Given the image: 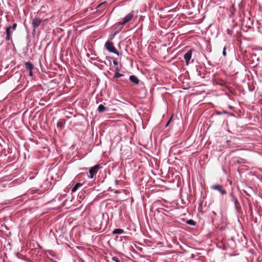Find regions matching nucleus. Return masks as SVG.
<instances>
[{
  "instance_id": "1",
  "label": "nucleus",
  "mask_w": 262,
  "mask_h": 262,
  "mask_svg": "<svg viewBox=\"0 0 262 262\" xmlns=\"http://www.w3.org/2000/svg\"><path fill=\"white\" fill-rule=\"evenodd\" d=\"M105 48L110 52L113 53L118 55V52L117 51V49L114 46L113 42L109 40L106 41L105 43Z\"/></svg>"
},
{
  "instance_id": "2",
  "label": "nucleus",
  "mask_w": 262,
  "mask_h": 262,
  "mask_svg": "<svg viewBox=\"0 0 262 262\" xmlns=\"http://www.w3.org/2000/svg\"><path fill=\"white\" fill-rule=\"evenodd\" d=\"M101 166L100 165L97 164L91 168L89 170L90 175L89 177L90 179H93L94 176L97 173L98 170L100 168Z\"/></svg>"
},
{
  "instance_id": "3",
  "label": "nucleus",
  "mask_w": 262,
  "mask_h": 262,
  "mask_svg": "<svg viewBox=\"0 0 262 262\" xmlns=\"http://www.w3.org/2000/svg\"><path fill=\"white\" fill-rule=\"evenodd\" d=\"M211 188L213 190H215L220 192L222 195L226 194V190L223 188V187L219 184H215L212 185Z\"/></svg>"
},
{
  "instance_id": "4",
  "label": "nucleus",
  "mask_w": 262,
  "mask_h": 262,
  "mask_svg": "<svg viewBox=\"0 0 262 262\" xmlns=\"http://www.w3.org/2000/svg\"><path fill=\"white\" fill-rule=\"evenodd\" d=\"M134 16V13H128L126 16H125L123 18L122 21H120L119 23V25H124L127 23L129 22L132 20Z\"/></svg>"
},
{
  "instance_id": "5",
  "label": "nucleus",
  "mask_w": 262,
  "mask_h": 262,
  "mask_svg": "<svg viewBox=\"0 0 262 262\" xmlns=\"http://www.w3.org/2000/svg\"><path fill=\"white\" fill-rule=\"evenodd\" d=\"M102 219L103 216L97 215L95 217L96 220V228L97 229H101L102 226Z\"/></svg>"
},
{
  "instance_id": "6",
  "label": "nucleus",
  "mask_w": 262,
  "mask_h": 262,
  "mask_svg": "<svg viewBox=\"0 0 262 262\" xmlns=\"http://www.w3.org/2000/svg\"><path fill=\"white\" fill-rule=\"evenodd\" d=\"M192 51L191 50H189L187 53H186L184 55V58L185 60V62L186 65H188L189 63V61L191 58Z\"/></svg>"
},
{
  "instance_id": "7",
  "label": "nucleus",
  "mask_w": 262,
  "mask_h": 262,
  "mask_svg": "<svg viewBox=\"0 0 262 262\" xmlns=\"http://www.w3.org/2000/svg\"><path fill=\"white\" fill-rule=\"evenodd\" d=\"M12 27L11 26H9V27H7V29H6V39L7 40H9L10 39H11V34H12Z\"/></svg>"
},
{
  "instance_id": "8",
  "label": "nucleus",
  "mask_w": 262,
  "mask_h": 262,
  "mask_svg": "<svg viewBox=\"0 0 262 262\" xmlns=\"http://www.w3.org/2000/svg\"><path fill=\"white\" fill-rule=\"evenodd\" d=\"M129 80L130 81L135 84L137 85L139 83L140 80L137 76L135 75H131L129 76Z\"/></svg>"
},
{
  "instance_id": "9",
  "label": "nucleus",
  "mask_w": 262,
  "mask_h": 262,
  "mask_svg": "<svg viewBox=\"0 0 262 262\" xmlns=\"http://www.w3.org/2000/svg\"><path fill=\"white\" fill-rule=\"evenodd\" d=\"M26 68L28 69V70H29V71H30V73H29L30 75L32 76L33 75V71H32L33 68H32V65L31 62H26Z\"/></svg>"
},
{
  "instance_id": "10",
  "label": "nucleus",
  "mask_w": 262,
  "mask_h": 262,
  "mask_svg": "<svg viewBox=\"0 0 262 262\" xmlns=\"http://www.w3.org/2000/svg\"><path fill=\"white\" fill-rule=\"evenodd\" d=\"M108 108L106 107H105L102 104H100L98 107V111L99 113H102L106 111H107Z\"/></svg>"
},
{
  "instance_id": "11",
  "label": "nucleus",
  "mask_w": 262,
  "mask_h": 262,
  "mask_svg": "<svg viewBox=\"0 0 262 262\" xmlns=\"http://www.w3.org/2000/svg\"><path fill=\"white\" fill-rule=\"evenodd\" d=\"M82 185V184L80 183H76L75 186L72 188V192H75L79 187H81Z\"/></svg>"
},
{
  "instance_id": "12",
  "label": "nucleus",
  "mask_w": 262,
  "mask_h": 262,
  "mask_svg": "<svg viewBox=\"0 0 262 262\" xmlns=\"http://www.w3.org/2000/svg\"><path fill=\"white\" fill-rule=\"evenodd\" d=\"M123 232H124V230L122 229H116L113 231L112 233L113 234H121L123 233Z\"/></svg>"
},
{
  "instance_id": "13",
  "label": "nucleus",
  "mask_w": 262,
  "mask_h": 262,
  "mask_svg": "<svg viewBox=\"0 0 262 262\" xmlns=\"http://www.w3.org/2000/svg\"><path fill=\"white\" fill-rule=\"evenodd\" d=\"M41 20L38 18L34 19V27L38 26L41 23Z\"/></svg>"
},
{
  "instance_id": "14",
  "label": "nucleus",
  "mask_w": 262,
  "mask_h": 262,
  "mask_svg": "<svg viewBox=\"0 0 262 262\" xmlns=\"http://www.w3.org/2000/svg\"><path fill=\"white\" fill-rule=\"evenodd\" d=\"M65 123V121H63V120H60V121H59L57 123V126L58 127H60V128H62L63 126V125Z\"/></svg>"
},
{
  "instance_id": "15",
  "label": "nucleus",
  "mask_w": 262,
  "mask_h": 262,
  "mask_svg": "<svg viewBox=\"0 0 262 262\" xmlns=\"http://www.w3.org/2000/svg\"><path fill=\"white\" fill-rule=\"evenodd\" d=\"M188 225L194 226L196 223L192 220H188L186 222Z\"/></svg>"
},
{
  "instance_id": "16",
  "label": "nucleus",
  "mask_w": 262,
  "mask_h": 262,
  "mask_svg": "<svg viewBox=\"0 0 262 262\" xmlns=\"http://www.w3.org/2000/svg\"><path fill=\"white\" fill-rule=\"evenodd\" d=\"M123 76V74H120V73H118V72H116V73L115 74L114 76V78H120V77H122V76Z\"/></svg>"
},
{
  "instance_id": "17",
  "label": "nucleus",
  "mask_w": 262,
  "mask_h": 262,
  "mask_svg": "<svg viewBox=\"0 0 262 262\" xmlns=\"http://www.w3.org/2000/svg\"><path fill=\"white\" fill-rule=\"evenodd\" d=\"M106 4V3L105 2H104V3H102L101 4H100L98 6V8H102L103 6H104Z\"/></svg>"
},
{
  "instance_id": "18",
  "label": "nucleus",
  "mask_w": 262,
  "mask_h": 262,
  "mask_svg": "<svg viewBox=\"0 0 262 262\" xmlns=\"http://www.w3.org/2000/svg\"><path fill=\"white\" fill-rule=\"evenodd\" d=\"M112 259L116 262H120V260L116 257H112Z\"/></svg>"
},
{
  "instance_id": "19",
  "label": "nucleus",
  "mask_w": 262,
  "mask_h": 262,
  "mask_svg": "<svg viewBox=\"0 0 262 262\" xmlns=\"http://www.w3.org/2000/svg\"><path fill=\"white\" fill-rule=\"evenodd\" d=\"M226 48L225 47L223 49V55L225 56L226 55Z\"/></svg>"
},
{
  "instance_id": "20",
  "label": "nucleus",
  "mask_w": 262,
  "mask_h": 262,
  "mask_svg": "<svg viewBox=\"0 0 262 262\" xmlns=\"http://www.w3.org/2000/svg\"><path fill=\"white\" fill-rule=\"evenodd\" d=\"M234 200L235 205L237 207V205L239 204L238 202L237 199H236V198H234Z\"/></svg>"
},
{
  "instance_id": "21",
  "label": "nucleus",
  "mask_w": 262,
  "mask_h": 262,
  "mask_svg": "<svg viewBox=\"0 0 262 262\" xmlns=\"http://www.w3.org/2000/svg\"><path fill=\"white\" fill-rule=\"evenodd\" d=\"M16 26H17V24H13V26L12 27V31L16 29Z\"/></svg>"
},
{
  "instance_id": "22",
  "label": "nucleus",
  "mask_w": 262,
  "mask_h": 262,
  "mask_svg": "<svg viewBox=\"0 0 262 262\" xmlns=\"http://www.w3.org/2000/svg\"><path fill=\"white\" fill-rule=\"evenodd\" d=\"M33 120V118H32L31 116H30L29 118V123L31 124V121Z\"/></svg>"
},
{
  "instance_id": "23",
  "label": "nucleus",
  "mask_w": 262,
  "mask_h": 262,
  "mask_svg": "<svg viewBox=\"0 0 262 262\" xmlns=\"http://www.w3.org/2000/svg\"><path fill=\"white\" fill-rule=\"evenodd\" d=\"M113 63L115 64V65H117L118 64V61L116 60H114L113 61Z\"/></svg>"
},
{
  "instance_id": "24",
  "label": "nucleus",
  "mask_w": 262,
  "mask_h": 262,
  "mask_svg": "<svg viewBox=\"0 0 262 262\" xmlns=\"http://www.w3.org/2000/svg\"><path fill=\"white\" fill-rule=\"evenodd\" d=\"M171 118L169 120V121L167 122V124H166V126L168 125V124H169V123H170V122L171 121Z\"/></svg>"
},
{
  "instance_id": "25",
  "label": "nucleus",
  "mask_w": 262,
  "mask_h": 262,
  "mask_svg": "<svg viewBox=\"0 0 262 262\" xmlns=\"http://www.w3.org/2000/svg\"><path fill=\"white\" fill-rule=\"evenodd\" d=\"M37 190H38V189H35L34 188V190H33L34 194V193H35V191H36Z\"/></svg>"
},
{
  "instance_id": "26",
  "label": "nucleus",
  "mask_w": 262,
  "mask_h": 262,
  "mask_svg": "<svg viewBox=\"0 0 262 262\" xmlns=\"http://www.w3.org/2000/svg\"><path fill=\"white\" fill-rule=\"evenodd\" d=\"M31 96V95H29V96H28V98L29 99Z\"/></svg>"
},
{
  "instance_id": "27",
  "label": "nucleus",
  "mask_w": 262,
  "mask_h": 262,
  "mask_svg": "<svg viewBox=\"0 0 262 262\" xmlns=\"http://www.w3.org/2000/svg\"><path fill=\"white\" fill-rule=\"evenodd\" d=\"M35 197H36V196H35V195H34V196H33L34 200L35 199Z\"/></svg>"
}]
</instances>
